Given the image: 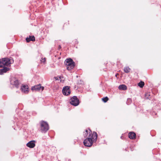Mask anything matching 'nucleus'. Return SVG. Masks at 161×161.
Here are the masks:
<instances>
[{"instance_id":"423d86ee","label":"nucleus","mask_w":161,"mask_h":161,"mask_svg":"<svg viewBox=\"0 0 161 161\" xmlns=\"http://www.w3.org/2000/svg\"><path fill=\"white\" fill-rule=\"evenodd\" d=\"M10 83L11 85L18 88L19 85V82L18 80L14 77H12L10 79Z\"/></svg>"},{"instance_id":"412c9836","label":"nucleus","mask_w":161,"mask_h":161,"mask_svg":"<svg viewBox=\"0 0 161 161\" xmlns=\"http://www.w3.org/2000/svg\"><path fill=\"white\" fill-rule=\"evenodd\" d=\"M3 58L1 59H0V67H2L3 66Z\"/></svg>"},{"instance_id":"39448f33","label":"nucleus","mask_w":161,"mask_h":161,"mask_svg":"<svg viewBox=\"0 0 161 161\" xmlns=\"http://www.w3.org/2000/svg\"><path fill=\"white\" fill-rule=\"evenodd\" d=\"M70 103L73 106H78L80 103L79 99L76 96H74L69 100Z\"/></svg>"},{"instance_id":"6e6552de","label":"nucleus","mask_w":161,"mask_h":161,"mask_svg":"<svg viewBox=\"0 0 161 161\" xmlns=\"http://www.w3.org/2000/svg\"><path fill=\"white\" fill-rule=\"evenodd\" d=\"M71 91L70 89V87L68 86H64L62 90L63 94L66 96H68L70 93Z\"/></svg>"},{"instance_id":"2eb2a0df","label":"nucleus","mask_w":161,"mask_h":161,"mask_svg":"<svg viewBox=\"0 0 161 161\" xmlns=\"http://www.w3.org/2000/svg\"><path fill=\"white\" fill-rule=\"evenodd\" d=\"M3 73L6 72L9 69V68L6 67H4L3 69H2Z\"/></svg>"},{"instance_id":"a878e982","label":"nucleus","mask_w":161,"mask_h":161,"mask_svg":"<svg viewBox=\"0 0 161 161\" xmlns=\"http://www.w3.org/2000/svg\"><path fill=\"white\" fill-rule=\"evenodd\" d=\"M44 61H45V58H44Z\"/></svg>"},{"instance_id":"aec40b11","label":"nucleus","mask_w":161,"mask_h":161,"mask_svg":"<svg viewBox=\"0 0 161 161\" xmlns=\"http://www.w3.org/2000/svg\"><path fill=\"white\" fill-rule=\"evenodd\" d=\"M131 99L130 98H128L127 101L126 102V103L128 105H129L131 103Z\"/></svg>"},{"instance_id":"4468645a","label":"nucleus","mask_w":161,"mask_h":161,"mask_svg":"<svg viewBox=\"0 0 161 161\" xmlns=\"http://www.w3.org/2000/svg\"><path fill=\"white\" fill-rule=\"evenodd\" d=\"M145 97L147 99H150L151 98L150 93L149 92L146 93L145 94Z\"/></svg>"},{"instance_id":"9b49d317","label":"nucleus","mask_w":161,"mask_h":161,"mask_svg":"<svg viewBox=\"0 0 161 161\" xmlns=\"http://www.w3.org/2000/svg\"><path fill=\"white\" fill-rule=\"evenodd\" d=\"M35 141L34 140L30 141L26 144V146L31 148H33L35 146Z\"/></svg>"},{"instance_id":"1a4fd4ad","label":"nucleus","mask_w":161,"mask_h":161,"mask_svg":"<svg viewBox=\"0 0 161 161\" xmlns=\"http://www.w3.org/2000/svg\"><path fill=\"white\" fill-rule=\"evenodd\" d=\"M20 89L21 91L25 93H27L29 91V87L27 85H22L21 86Z\"/></svg>"},{"instance_id":"393cba45","label":"nucleus","mask_w":161,"mask_h":161,"mask_svg":"<svg viewBox=\"0 0 161 161\" xmlns=\"http://www.w3.org/2000/svg\"><path fill=\"white\" fill-rule=\"evenodd\" d=\"M61 48V46L60 45H59L58 46V48Z\"/></svg>"},{"instance_id":"f8f14e48","label":"nucleus","mask_w":161,"mask_h":161,"mask_svg":"<svg viewBox=\"0 0 161 161\" xmlns=\"http://www.w3.org/2000/svg\"><path fill=\"white\" fill-rule=\"evenodd\" d=\"M129 137L130 139H134L136 137V134L133 132H130L129 133Z\"/></svg>"},{"instance_id":"9d476101","label":"nucleus","mask_w":161,"mask_h":161,"mask_svg":"<svg viewBox=\"0 0 161 161\" xmlns=\"http://www.w3.org/2000/svg\"><path fill=\"white\" fill-rule=\"evenodd\" d=\"M92 134V131L89 130V132L88 133V131L87 130H86L85 132H84L83 136L85 138H87L90 137H91Z\"/></svg>"},{"instance_id":"f03ea898","label":"nucleus","mask_w":161,"mask_h":161,"mask_svg":"<svg viewBox=\"0 0 161 161\" xmlns=\"http://www.w3.org/2000/svg\"><path fill=\"white\" fill-rule=\"evenodd\" d=\"M40 123L41 131L42 133H46L49 129V126L48 123L46 121L42 120Z\"/></svg>"},{"instance_id":"4be33fe9","label":"nucleus","mask_w":161,"mask_h":161,"mask_svg":"<svg viewBox=\"0 0 161 161\" xmlns=\"http://www.w3.org/2000/svg\"><path fill=\"white\" fill-rule=\"evenodd\" d=\"M30 38L29 37H27L26 38V40L27 42H29L31 41Z\"/></svg>"},{"instance_id":"a211bd4d","label":"nucleus","mask_w":161,"mask_h":161,"mask_svg":"<svg viewBox=\"0 0 161 161\" xmlns=\"http://www.w3.org/2000/svg\"><path fill=\"white\" fill-rule=\"evenodd\" d=\"M130 69L128 67H125L124 69V71L126 73H128L130 72Z\"/></svg>"},{"instance_id":"6ab92c4d","label":"nucleus","mask_w":161,"mask_h":161,"mask_svg":"<svg viewBox=\"0 0 161 161\" xmlns=\"http://www.w3.org/2000/svg\"><path fill=\"white\" fill-rule=\"evenodd\" d=\"M29 37L30 38L31 41L34 42L35 41V37L34 36H29Z\"/></svg>"},{"instance_id":"20e7f679","label":"nucleus","mask_w":161,"mask_h":161,"mask_svg":"<svg viewBox=\"0 0 161 161\" xmlns=\"http://www.w3.org/2000/svg\"><path fill=\"white\" fill-rule=\"evenodd\" d=\"M14 62L13 58L11 57H6L3 58V64L7 66H10Z\"/></svg>"},{"instance_id":"7ed1b4c3","label":"nucleus","mask_w":161,"mask_h":161,"mask_svg":"<svg viewBox=\"0 0 161 161\" xmlns=\"http://www.w3.org/2000/svg\"><path fill=\"white\" fill-rule=\"evenodd\" d=\"M64 64L67 66V69L69 70H71L75 66V62L71 58L66 59L64 61Z\"/></svg>"},{"instance_id":"b1692460","label":"nucleus","mask_w":161,"mask_h":161,"mask_svg":"<svg viewBox=\"0 0 161 161\" xmlns=\"http://www.w3.org/2000/svg\"><path fill=\"white\" fill-rule=\"evenodd\" d=\"M153 114H155V115H156V113H155V112H153Z\"/></svg>"},{"instance_id":"dca6fc26","label":"nucleus","mask_w":161,"mask_h":161,"mask_svg":"<svg viewBox=\"0 0 161 161\" xmlns=\"http://www.w3.org/2000/svg\"><path fill=\"white\" fill-rule=\"evenodd\" d=\"M144 85V83L143 82L141 81L138 84V86L140 87H142Z\"/></svg>"},{"instance_id":"ddd939ff","label":"nucleus","mask_w":161,"mask_h":161,"mask_svg":"<svg viewBox=\"0 0 161 161\" xmlns=\"http://www.w3.org/2000/svg\"><path fill=\"white\" fill-rule=\"evenodd\" d=\"M119 90L125 91L127 89V86L124 84H122L119 85L118 87Z\"/></svg>"},{"instance_id":"0eeeda50","label":"nucleus","mask_w":161,"mask_h":161,"mask_svg":"<svg viewBox=\"0 0 161 161\" xmlns=\"http://www.w3.org/2000/svg\"><path fill=\"white\" fill-rule=\"evenodd\" d=\"M44 89V87L41 86L40 84L36 85L31 88V90L32 91H36L42 92Z\"/></svg>"},{"instance_id":"f257e3e1","label":"nucleus","mask_w":161,"mask_h":161,"mask_svg":"<svg viewBox=\"0 0 161 161\" xmlns=\"http://www.w3.org/2000/svg\"><path fill=\"white\" fill-rule=\"evenodd\" d=\"M97 138V135L95 132H93L91 136L86 138L83 141L84 145L86 147H91L93 144V141L96 142Z\"/></svg>"},{"instance_id":"f3484780","label":"nucleus","mask_w":161,"mask_h":161,"mask_svg":"<svg viewBox=\"0 0 161 161\" xmlns=\"http://www.w3.org/2000/svg\"><path fill=\"white\" fill-rule=\"evenodd\" d=\"M109 99L107 97H106L102 98V100L104 103H106L108 100Z\"/></svg>"},{"instance_id":"5701e85b","label":"nucleus","mask_w":161,"mask_h":161,"mask_svg":"<svg viewBox=\"0 0 161 161\" xmlns=\"http://www.w3.org/2000/svg\"><path fill=\"white\" fill-rule=\"evenodd\" d=\"M3 71L2 69H0V75H3Z\"/></svg>"}]
</instances>
